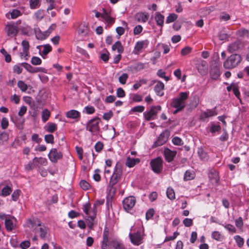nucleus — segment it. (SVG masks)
<instances>
[{"label": "nucleus", "mask_w": 249, "mask_h": 249, "mask_svg": "<svg viewBox=\"0 0 249 249\" xmlns=\"http://www.w3.org/2000/svg\"><path fill=\"white\" fill-rule=\"evenodd\" d=\"M31 63L33 65H39L42 63L41 59L37 56H33L31 60Z\"/></svg>", "instance_id": "obj_54"}, {"label": "nucleus", "mask_w": 249, "mask_h": 249, "mask_svg": "<svg viewBox=\"0 0 249 249\" xmlns=\"http://www.w3.org/2000/svg\"><path fill=\"white\" fill-rule=\"evenodd\" d=\"M149 43V41L147 39L140 40L137 41L134 46L133 53L135 54H139L142 50L146 49Z\"/></svg>", "instance_id": "obj_12"}, {"label": "nucleus", "mask_w": 249, "mask_h": 249, "mask_svg": "<svg viewBox=\"0 0 249 249\" xmlns=\"http://www.w3.org/2000/svg\"><path fill=\"white\" fill-rule=\"evenodd\" d=\"M66 116L68 118L76 119L80 118V113L77 110L71 109L67 112Z\"/></svg>", "instance_id": "obj_27"}, {"label": "nucleus", "mask_w": 249, "mask_h": 249, "mask_svg": "<svg viewBox=\"0 0 249 249\" xmlns=\"http://www.w3.org/2000/svg\"><path fill=\"white\" fill-rule=\"evenodd\" d=\"M62 157V154L61 152L58 151L56 148H52L48 154L49 160L54 163H56Z\"/></svg>", "instance_id": "obj_14"}, {"label": "nucleus", "mask_w": 249, "mask_h": 249, "mask_svg": "<svg viewBox=\"0 0 249 249\" xmlns=\"http://www.w3.org/2000/svg\"><path fill=\"white\" fill-rule=\"evenodd\" d=\"M12 192V188L11 186L6 185L4 186L2 189L1 191V193L0 194V196L5 197L9 196L11 192Z\"/></svg>", "instance_id": "obj_32"}, {"label": "nucleus", "mask_w": 249, "mask_h": 249, "mask_svg": "<svg viewBox=\"0 0 249 249\" xmlns=\"http://www.w3.org/2000/svg\"><path fill=\"white\" fill-rule=\"evenodd\" d=\"M9 139V135L5 131L0 132V145L4 144L7 142Z\"/></svg>", "instance_id": "obj_36"}, {"label": "nucleus", "mask_w": 249, "mask_h": 249, "mask_svg": "<svg viewBox=\"0 0 249 249\" xmlns=\"http://www.w3.org/2000/svg\"><path fill=\"white\" fill-rule=\"evenodd\" d=\"M164 84L161 81H158L154 87V91L158 96H162L164 95Z\"/></svg>", "instance_id": "obj_20"}, {"label": "nucleus", "mask_w": 249, "mask_h": 249, "mask_svg": "<svg viewBox=\"0 0 249 249\" xmlns=\"http://www.w3.org/2000/svg\"><path fill=\"white\" fill-rule=\"evenodd\" d=\"M21 23L20 20H18L16 23H8L5 27V32L8 36L15 37L18 32V24Z\"/></svg>", "instance_id": "obj_7"}, {"label": "nucleus", "mask_w": 249, "mask_h": 249, "mask_svg": "<svg viewBox=\"0 0 249 249\" xmlns=\"http://www.w3.org/2000/svg\"><path fill=\"white\" fill-rule=\"evenodd\" d=\"M128 78V75L127 73H124L120 75L119 77V81L121 84H125L126 81Z\"/></svg>", "instance_id": "obj_55"}, {"label": "nucleus", "mask_w": 249, "mask_h": 249, "mask_svg": "<svg viewBox=\"0 0 249 249\" xmlns=\"http://www.w3.org/2000/svg\"><path fill=\"white\" fill-rule=\"evenodd\" d=\"M143 28L140 25L136 26L133 29V34L135 36L139 35L142 31Z\"/></svg>", "instance_id": "obj_58"}, {"label": "nucleus", "mask_w": 249, "mask_h": 249, "mask_svg": "<svg viewBox=\"0 0 249 249\" xmlns=\"http://www.w3.org/2000/svg\"><path fill=\"white\" fill-rule=\"evenodd\" d=\"M33 161L35 162L36 167L39 166H46L47 164V160L45 158L35 157L33 159Z\"/></svg>", "instance_id": "obj_25"}, {"label": "nucleus", "mask_w": 249, "mask_h": 249, "mask_svg": "<svg viewBox=\"0 0 249 249\" xmlns=\"http://www.w3.org/2000/svg\"><path fill=\"white\" fill-rule=\"evenodd\" d=\"M102 19L104 20L108 24H112L114 22L115 19L111 17L108 13L103 9V15Z\"/></svg>", "instance_id": "obj_24"}, {"label": "nucleus", "mask_w": 249, "mask_h": 249, "mask_svg": "<svg viewBox=\"0 0 249 249\" xmlns=\"http://www.w3.org/2000/svg\"><path fill=\"white\" fill-rule=\"evenodd\" d=\"M52 46L49 44H47L43 46V50L39 51V54L41 56V57L43 59L46 58L47 55L52 51Z\"/></svg>", "instance_id": "obj_22"}, {"label": "nucleus", "mask_w": 249, "mask_h": 249, "mask_svg": "<svg viewBox=\"0 0 249 249\" xmlns=\"http://www.w3.org/2000/svg\"><path fill=\"white\" fill-rule=\"evenodd\" d=\"M160 106H156L151 107L150 109L148 111L144 112L143 116L147 121L154 120L159 111L161 110Z\"/></svg>", "instance_id": "obj_10"}, {"label": "nucleus", "mask_w": 249, "mask_h": 249, "mask_svg": "<svg viewBox=\"0 0 249 249\" xmlns=\"http://www.w3.org/2000/svg\"><path fill=\"white\" fill-rule=\"evenodd\" d=\"M122 174V168L120 165L117 163L114 168L113 173L110 177V179L108 183L109 187H112L114 185H115L121 178Z\"/></svg>", "instance_id": "obj_6"}, {"label": "nucleus", "mask_w": 249, "mask_h": 249, "mask_svg": "<svg viewBox=\"0 0 249 249\" xmlns=\"http://www.w3.org/2000/svg\"><path fill=\"white\" fill-rule=\"evenodd\" d=\"M20 193L21 191L19 189H17L15 190L11 195V198L12 200H13L14 201H17L19 197Z\"/></svg>", "instance_id": "obj_48"}, {"label": "nucleus", "mask_w": 249, "mask_h": 249, "mask_svg": "<svg viewBox=\"0 0 249 249\" xmlns=\"http://www.w3.org/2000/svg\"><path fill=\"white\" fill-rule=\"evenodd\" d=\"M227 90L229 91H232L235 96L239 99L240 97V92L237 87V85L236 84L232 83L230 86H228Z\"/></svg>", "instance_id": "obj_30"}, {"label": "nucleus", "mask_w": 249, "mask_h": 249, "mask_svg": "<svg viewBox=\"0 0 249 249\" xmlns=\"http://www.w3.org/2000/svg\"><path fill=\"white\" fill-rule=\"evenodd\" d=\"M95 110L93 107L87 106L85 107L83 112H85L88 114H92L94 113Z\"/></svg>", "instance_id": "obj_57"}, {"label": "nucleus", "mask_w": 249, "mask_h": 249, "mask_svg": "<svg viewBox=\"0 0 249 249\" xmlns=\"http://www.w3.org/2000/svg\"><path fill=\"white\" fill-rule=\"evenodd\" d=\"M51 116V112L49 109L45 108L43 109L41 113V119L43 123L46 122Z\"/></svg>", "instance_id": "obj_35"}, {"label": "nucleus", "mask_w": 249, "mask_h": 249, "mask_svg": "<svg viewBox=\"0 0 249 249\" xmlns=\"http://www.w3.org/2000/svg\"><path fill=\"white\" fill-rule=\"evenodd\" d=\"M177 152L175 151H172L168 148H165L164 150V156L165 160L170 162L172 161L176 156Z\"/></svg>", "instance_id": "obj_19"}, {"label": "nucleus", "mask_w": 249, "mask_h": 249, "mask_svg": "<svg viewBox=\"0 0 249 249\" xmlns=\"http://www.w3.org/2000/svg\"><path fill=\"white\" fill-rule=\"evenodd\" d=\"M197 154L199 158L204 161H206L208 160V156L207 153L204 151L202 148H198L197 150Z\"/></svg>", "instance_id": "obj_33"}, {"label": "nucleus", "mask_w": 249, "mask_h": 249, "mask_svg": "<svg viewBox=\"0 0 249 249\" xmlns=\"http://www.w3.org/2000/svg\"><path fill=\"white\" fill-rule=\"evenodd\" d=\"M136 202V199L133 196L125 198L123 201V206L125 211L131 213Z\"/></svg>", "instance_id": "obj_9"}, {"label": "nucleus", "mask_w": 249, "mask_h": 249, "mask_svg": "<svg viewBox=\"0 0 249 249\" xmlns=\"http://www.w3.org/2000/svg\"><path fill=\"white\" fill-rule=\"evenodd\" d=\"M105 200H97L93 206L92 209L90 207V205L89 202L85 203L83 206V212L87 215L86 220L88 222V226L89 229H92L93 225V221L96 215V207L104 203Z\"/></svg>", "instance_id": "obj_1"}, {"label": "nucleus", "mask_w": 249, "mask_h": 249, "mask_svg": "<svg viewBox=\"0 0 249 249\" xmlns=\"http://www.w3.org/2000/svg\"><path fill=\"white\" fill-rule=\"evenodd\" d=\"M147 83V80L145 79H141L138 82L135 83L133 85L134 89H138L142 85L145 84Z\"/></svg>", "instance_id": "obj_49"}, {"label": "nucleus", "mask_w": 249, "mask_h": 249, "mask_svg": "<svg viewBox=\"0 0 249 249\" xmlns=\"http://www.w3.org/2000/svg\"><path fill=\"white\" fill-rule=\"evenodd\" d=\"M238 247H242L244 244V240L242 237L239 235H235L233 237Z\"/></svg>", "instance_id": "obj_43"}, {"label": "nucleus", "mask_w": 249, "mask_h": 249, "mask_svg": "<svg viewBox=\"0 0 249 249\" xmlns=\"http://www.w3.org/2000/svg\"><path fill=\"white\" fill-rule=\"evenodd\" d=\"M116 95L119 98H123L125 96V94L124 90L122 88H119L117 89Z\"/></svg>", "instance_id": "obj_64"}, {"label": "nucleus", "mask_w": 249, "mask_h": 249, "mask_svg": "<svg viewBox=\"0 0 249 249\" xmlns=\"http://www.w3.org/2000/svg\"><path fill=\"white\" fill-rule=\"evenodd\" d=\"M11 18L15 19L17 18L18 17L21 15V12L18 9H14L10 13Z\"/></svg>", "instance_id": "obj_59"}, {"label": "nucleus", "mask_w": 249, "mask_h": 249, "mask_svg": "<svg viewBox=\"0 0 249 249\" xmlns=\"http://www.w3.org/2000/svg\"><path fill=\"white\" fill-rule=\"evenodd\" d=\"M129 237L131 243L135 245L138 246L142 243L143 231L141 221H137L133 226L131 227Z\"/></svg>", "instance_id": "obj_2"}, {"label": "nucleus", "mask_w": 249, "mask_h": 249, "mask_svg": "<svg viewBox=\"0 0 249 249\" xmlns=\"http://www.w3.org/2000/svg\"><path fill=\"white\" fill-rule=\"evenodd\" d=\"M217 112L216 108L212 109H207L205 111L202 112L199 115V118L202 121H208V119L217 115Z\"/></svg>", "instance_id": "obj_13"}, {"label": "nucleus", "mask_w": 249, "mask_h": 249, "mask_svg": "<svg viewBox=\"0 0 249 249\" xmlns=\"http://www.w3.org/2000/svg\"><path fill=\"white\" fill-rule=\"evenodd\" d=\"M211 237L217 241H222L223 239V236L222 234L218 231H213L212 232Z\"/></svg>", "instance_id": "obj_34"}, {"label": "nucleus", "mask_w": 249, "mask_h": 249, "mask_svg": "<svg viewBox=\"0 0 249 249\" xmlns=\"http://www.w3.org/2000/svg\"><path fill=\"white\" fill-rule=\"evenodd\" d=\"M53 29L50 27L47 30L41 31L40 29L35 30V35L36 38L40 40H44L47 38L53 31Z\"/></svg>", "instance_id": "obj_15"}, {"label": "nucleus", "mask_w": 249, "mask_h": 249, "mask_svg": "<svg viewBox=\"0 0 249 249\" xmlns=\"http://www.w3.org/2000/svg\"><path fill=\"white\" fill-rule=\"evenodd\" d=\"M30 6L31 9H36L38 7L39 0H30Z\"/></svg>", "instance_id": "obj_63"}, {"label": "nucleus", "mask_w": 249, "mask_h": 249, "mask_svg": "<svg viewBox=\"0 0 249 249\" xmlns=\"http://www.w3.org/2000/svg\"><path fill=\"white\" fill-rule=\"evenodd\" d=\"M45 130L50 133H53L57 130V124L53 123H48L44 126Z\"/></svg>", "instance_id": "obj_31"}, {"label": "nucleus", "mask_w": 249, "mask_h": 249, "mask_svg": "<svg viewBox=\"0 0 249 249\" xmlns=\"http://www.w3.org/2000/svg\"><path fill=\"white\" fill-rule=\"evenodd\" d=\"M241 60L240 55L238 54H232L224 62V67L227 69H233L240 63Z\"/></svg>", "instance_id": "obj_5"}, {"label": "nucleus", "mask_w": 249, "mask_h": 249, "mask_svg": "<svg viewBox=\"0 0 249 249\" xmlns=\"http://www.w3.org/2000/svg\"><path fill=\"white\" fill-rule=\"evenodd\" d=\"M18 86L19 89L22 91L25 92L28 89V86L25 82L22 80L18 81Z\"/></svg>", "instance_id": "obj_45"}, {"label": "nucleus", "mask_w": 249, "mask_h": 249, "mask_svg": "<svg viewBox=\"0 0 249 249\" xmlns=\"http://www.w3.org/2000/svg\"><path fill=\"white\" fill-rule=\"evenodd\" d=\"M80 187L84 190H87L90 188V184L86 181L83 180L80 182Z\"/></svg>", "instance_id": "obj_61"}, {"label": "nucleus", "mask_w": 249, "mask_h": 249, "mask_svg": "<svg viewBox=\"0 0 249 249\" xmlns=\"http://www.w3.org/2000/svg\"><path fill=\"white\" fill-rule=\"evenodd\" d=\"M155 20L157 25L162 27L164 23V17L159 12H157L155 14Z\"/></svg>", "instance_id": "obj_26"}, {"label": "nucleus", "mask_w": 249, "mask_h": 249, "mask_svg": "<svg viewBox=\"0 0 249 249\" xmlns=\"http://www.w3.org/2000/svg\"><path fill=\"white\" fill-rule=\"evenodd\" d=\"M100 121V120L98 117L90 119L87 123L86 129L92 134L97 133L99 130V124Z\"/></svg>", "instance_id": "obj_8"}, {"label": "nucleus", "mask_w": 249, "mask_h": 249, "mask_svg": "<svg viewBox=\"0 0 249 249\" xmlns=\"http://www.w3.org/2000/svg\"><path fill=\"white\" fill-rule=\"evenodd\" d=\"M239 48V43L238 42H235L231 43L228 47V50L230 52H233L237 51Z\"/></svg>", "instance_id": "obj_40"}, {"label": "nucleus", "mask_w": 249, "mask_h": 249, "mask_svg": "<svg viewBox=\"0 0 249 249\" xmlns=\"http://www.w3.org/2000/svg\"><path fill=\"white\" fill-rule=\"evenodd\" d=\"M195 177V174L193 171L187 170L184 175V179L185 180H190L193 179Z\"/></svg>", "instance_id": "obj_38"}, {"label": "nucleus", "mask_w": 249, "mask_h": 249, "mask_svg": "<svg viewBox=\"0 0 249 249\" xmlns=\"http://www.w3.org/2000/svg\"><path fill=\"white\" fill-rule=\"evenodd\" d=\"M22 32L25 35H28L32 33V29L29 25L23 24V26L21 28Z\"/></svg>", "instance_id": "obj_41"}, {"label": "nucleus", "mask_w": 249, "mask_h": 249, "mask_svg": "<svg viewBox=\"0 0 249 249\" xmlns=\"http://www.w3.org/2000/svg\"><path fill=\"white\" fill-rule=\"evenodd\" d=\"M112 246V241L110 242L108 239V235L107 233L104 232L103 234L102 244L101 246L102 249H109L110 246Z\"/></svg>", "instance_id": "obj_21"}, {"label": "nucleus", "mask_w": 249, "mask_h": 249, "mask_svg": "<svg viewBox=\"0 0 249 249\" xmlns=\"http://www.w3.org/2000/svg\"><path fill=\"white\" fill-rule=\"evenodd\" d=\"M112 246L114 249H125L122 243L116 240L112 241Z\"/></svg>", "instance_id": "obj_46"}, {"label": "nucleus", "mask_w": 249, "mask_h": 249, "mask_svg": "<svg viewBox=\"0 0 249 249\" xmlns=\"http://www.w3.org/2000/svg\"><path fill=\"white\" fill-rule=\"evenodd\" d=\"M77 32L79 36L83 38L86 37L89 32V28L88 24L85 22L80 23L77 29Z\"/></svg>", "instance_id": "obj_16"}, {"label": "nucleus", "mask_w": 249, "mask_h": 249, "mask_svg": "<svg viewBox=\"0 0 249 249\" xmlns=\"http://www.w3.org/2000/svg\"><path fill=\"white\" fill-rule=\"evenodd\" d=\"M178 17V16L175 13L170 14L166 19V23H170L175 21Z\"/></svg>", "instance_id": "obj_42"}, {"label": "nucleus", "mask_w": 249, "mask_h": 249, "mask_svg": "<svg viewBox=\"0 0 249 249\" xmlns=\"http://www.w3.org/2000/svg\"><path fill=\"white\" fill-rule=\"evenodd\" d=\"M140 160L138 158H133L130 157H127L125 161V165L126 166L131 168L134 167L136 164L139 163Z\"/></svg>", "instance_id": "obj_28"}, {"label": "nucleus", "mask_w": 249, "mask_h": 249, "mask_svg": "<svg viewBox=\"0 0 249 249\" xmlns=\"http://www.w3.org/2000/svg\"><path fill=\"white\" fill-rule=\"evenodd\" d=\"M168 133L167 131L162 132L159 136L157 140L154 142L155 147L163 145L168 140Z\"/></svg>", "instance_id": "obj_17"}, {"label": "nucleus", "mask_w": 249, "mask_h": 249, "mask_svg": "<svg viewBox=\"0 0 249 249\" xmlns=\"http://www.w3.org/2000/svg\"><path fill=\"white\" fill-rule=\"evenodd\" d=\"M167 197L170 200H174L175 198L174 190L171 187H168L166 190Z\"/></svg>", "instance_id": "obj_39"}, {"label": "nucleus", "mask_w": 249, "mask_h": 249, "mask_svg": "<svg viewBox=\"0 0 249 249\" xmlns=\"http://www.w3.org/2000/svg\"><path fill=\"white\" fill-rule=\"evenodd\" d=\"M5 225L7 230L11 231L13 228V223L10 219H6L5 221Z\"/></svg>", "instance_id": "obj_56"}, {"label": "nucleus", "mask_w": 249, "mask_h": 249, "mask_svg": "<svg viewBox=\"0 0 249 249\" xmlns=\"http://www.w3.org/2000/svg\"><path fill=\"white\" fill-rule=\"evenodd\" d=\"M22 66L21 65V63H18L16 65H15L13 66V72L14 73H16L18 74H19L22 72Z\"/></svg>", "instance_id": "obj_47"}, {"label": "nucleus", "mask_w": 249, "mask_h": 249, "mask_svg": "<svg viewBox=\"0 0 249 249\" xmlns=\"http://www.w3.org/2000/svg\"><path fill=\"white\" fill-rule=\"evenodd\" d=\"M221 130V126L219 124H215L213 122L211 123V126L210 127V131L212 133L216 132H219Z\"/></svg>", "instance_id": "obj_44"}, {"label": "nucleus", "mask_w": 249, "mask_h": 249, "mask_svg": "<svg viewBox=\"0 0 249 249\" xmlns=\"http://www.w3.org/2000/svg\"><path fill=\"white\" fill-rule=\"evenodd\" d=\"M152 170L156 173H160L162 170L163 160L160 157L152 160L150 162Z\"/></svg>", "instance_id": "obj_11"}, {"label": "nucleus", "mask_w": 249, "mask_h": 249, "mask_svg": "<svg viewBox=\"0 0 249 249\" xmlns=\"http://www.w3.org/2000/svg\"><path fill=\"white\" fill-rule=\"evenodd\" d=\"M44 140L47 143L53 144L54 143V137L52 134L45 135Z\"/></svg>", "instance_id": "obj_53"}, {"label": "nucleus", "mask_w": 249, "mask_h": 249, "mask_svg": "<svg viewBox=\"0 0 249 249\" xmlns=\"http://www.w3.org/2000/svg\"><path fill=\"white\" fill-rule=\"evenodd\" d=\"M21 65L22 67L26 69L29 72L32 73H36V67H34L30 64L26 62L21 63Z\"/></svg>", "instance_id": "obj_37"}, {"label": "nucleus", "mask_w": 249, "mask_h": 249, "mask_svg": "<svg viewBox=\"0 0 249 249\" xmlns=\"http://www.w3.org/2000/svg\"><path fill=\"white\" fill-rule=\"evenodd\" d=\"M144 107L143 106H137L131 108V111L134 112H142L144 110Z\"/></svg>", "instance_id": "obj_60"}, {"label": "nucleus", "mask_w": 249, "mask_h": 249, "mask_svg": "<svg viewBox=\"0 0 249 249\" xmlns=\"http://www.w3.org/2000/svg\"><path fill=\"white\" fill-rule=\"evenodd\" d=\"M113 51L117 50L119 54H122L124 51V48L121 42L120 41H116L111 47Z\"/></svg>", "instance_id": "obj_29"}, {"label": "nucleus", "mask_w": 249, "mask_h": 249, "mask_svg": "<svg viewBox=\"0 0 249 249\" xmlns=\"http://www.w3.org/2000/svg\"><path fill=\"white\" fill-rule=\"evenodd\" d=\"M149 18V15L148 13L145 12H139L137 13L134 18L136 20L139 22L145 23L146 22Z\"/></svg>", "instance_id": "obj_18"}, {"label": "nucleus", "mask_w": 249, "mask_h": 249, "mask_svg": "<svg viewBox=\"0 0 249 249\" xmlns=\"http://www.w3.org/2000/svg\"><path fill=\"white\" fill-rule=\"evenodd\" d=\"M9 125V121L6 117H3L0 122V126L2 129H6Z\"/></svg>", "instance_id": "obj_52"}, {"label": "nucleus", "mask_w": 249, "mask_h": 249, "mask_svg": "<svg viewBox=\"0 0 249 249\" xmlns=\"http://www.w3.org/2000/svg\"><path fill=\"white\" fill-rule=\"evenodd\" d=\"M220 74V71L219 66L216 65L211 68L210 71V75L212 79L214 80L217 79L219 78Z\"/></svg>", "instance_id": "obj_23"}, {"label": "nucleus", "mask_w": 249, "mask_h": 249, "mask_svg": "<svg viewBox=\"0 0 249 249\" xmlns=\"http://www.w3.org/2000/svg\"><path fill=\"white\" fill-rule=\"evenodd\" d=\"M44 12L43 10H39L35 13V16L37 20H41L44 17Z\"/></svg>", "instance_id": "obj_50"}, {"label": "nucleus", "mask_w": 249, "mask_h": 249, "mask_svg": "<svg viewBox=\"0 0 249 249\" xmlns=\"http://www.w3.org/2000/svg\"><path fill=\"white\" fill-rule=\"evenodd\" d=\"M188 92H181L178 97L173 98L170 103L172 107L175 108L176 110L174 113L181 111L186 106V101L188 98Z\"/></svg>", "instance_id": "obj_4"}, {"label": "nucleus", "mask_w": 249, "mask_h": 249, "mask_svg": "<svg viewBox=\"0 0 249 249\" xmlns=\"http://www.w3.org/2000/svg\"><path fill=\"white\" fill-rule=\"evenodd\" d=\"M222 225L226 229L227 231H228L229 232L231 233H235L236 232V229L231 224H222Z\"/></svg>", "instance_id": "obj_51"}, {"label": "nucleus", "mask_w": 249, "mask_h": 249, "mask_svg": "<svg viewBox=\"0 0 249 249\" xmlns=\"http://www.w3.org/2000/svg\"><path fill=\"white\" fill-rule=\"evenodd\" d=\"M109 55V53L107 51H106L105 52L101 54L100 58L104 62H107L108 60Z\"/></svg>", "instance_id": "obj_62"}, {"label": "nucleus", "mask_w": 249, "mask_h": 249, "mask_svg": "<svg viewBox=\"0 0 249 249\" xmlns=\"http://www.w3.org/2000/svg\"><path fill=\"white\" fill-rule=\"evenodd\" d=\"M27 224L30 228H35L36 233H38L41 239H45L49 235V228L37 219H29L27 221Z\"/></svg>", "instance_id": "obj_3"}]
</instances>
